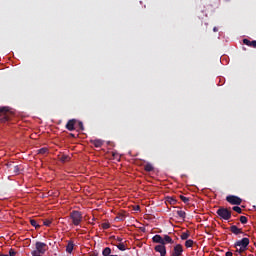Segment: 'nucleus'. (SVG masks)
I'll use <instances>...</instances> for the list:
<instances>
[{
	"instance_id": "4be33fe9",
	"label": "nucleus",
	"mask_w": 256,
	"mask_h": 256,
	"mask_svg": "<svg viewBox=\"0 0 256 256\" xmlns=\"http://www.w3.org/2000/svg\"><path fill=\"white\" fill-rule=\"evenodd\" d=\"M30 224L32 225V227H35V229H41V225L37 224V221L35 219H31Z\"/></svg>"
},
{
	"instance_id": "f257e3e1",
	"label": "nucleus",
	"mask_w": 256,
	"mask_h": 256,
	"mask_svg": "<svg viewBox=\"0 0 256 256\" xmlns=\"http://www.w3.org/2000/svg\"><path fill=\"white\" fill-rule=\"evenodd\" d=\"M250 240L249 238H242L234 243V248L236 249L235 255H241L247 251V247H249Z\"/></svg>"
},
{
	"instance_id": "473e14b6",
	"label": "nucleus",
	"mask_w": 256,
	"mask_h": 256,
	"mask_svg": "<svg viewBox=\"0 0 256 256\" xmlns=\"http://www.w3.org/2000/svg\"><path fill=\"white\" fill-rule=\"evenodd\" d=\"M15 255H17V252H15L14 249H10L9 250V256H15Z\"/></svg>"
},
{
	"instance_id": "7c9ffc66",
	"label": "nucleus",
	"mask_w": 256,
	"mask_h": 256,
	"mask_svg": "<svg viewBox=\"0 0 256 256\" xmlns=\"http://www.w3.org/2000/svg\"><path fill=\"white\" fill-rule=\"evenodd\" d=\"M51 220H44L43 224L45 225V227H51Z\"/></svg>"
},
{
	"instance_id": "58836bf2",
	"label": "nucleus",
	"mask_w": 256,
	"mask_h": 256,
	"mask_svg": "<svg viewBox=\"0 0 256 256\" xmlns=\"http://www.w3.org/2000/svg\"><path fill=\"white\" fill-rule=\"evenodd\" d=\"M112 155L114 158L117 157V153H115V152H113Z\"/></svg>"
},
{
	"instance_id": "1a4fd4ad",
	"label": "nucleus",
	"mask_w": 256,
	"mask_h": 256,
	"mask_svg": "<svg viewBox=\"0 0 256 256\" xmlns=\"http://www.w3.org/2000/svg\"><path fill=\"white\" fill-rule=\"evenodd\" d=\"M183 255V246L181 244H177L172 251L171 256H181Z\"/></svg>"
},
{
	"instance_id": "6e6552de",
	"label": "nucleus",
	"mask_w": 256,
	"mask_h": 256,
	"mask_svg": "<svg viewBox=\"0 0 256 256\" xmlns=\"http://www.w3.org/2000/svg\"><path fill=\"white\" fill-rule=\"evenodd\" d=\"M154 250L156 253H160V256H165L167 255V248L163 244H158L154 247Z\"/></svg>"
},
{
	"instance_id": "a878e982",
	"label": "nucleus",
	"mask_w": 256,
	"mask_h": 256,
	"mask_svg": "<svg viewBox=\"0 0 256 256\" xmlns=\"http://www.w3.org/2000/svg\"><path fill=\"white\" fill-rule=\"evenodd\" d=\"M247 221H249V219H247L246 216L240 217V223H242V225H247Z\"/></svg>"
},
{
	"instance_id": "f8f14e48",
	"label": "nucleus",
	"mask_w": 256,
	"mask_h": 256,
	"mask_svg": "<svg viewBox=\"0 0 256 256\" xmlns=\"http://www.w3.org/2000/svg\"><path fill=\"white\" fill-rule=\"evenodd\" d=\"M162 241H163L164 246L167 244L173 245V243H174L173 238H171L169 235H164L162 237Z\"/></svg>"
},
{
	"instance_id": "e433bc0d",
	"label": "nucleus",
	"mask_w": 256,
	"mask_h": 256,
	"mask_svg": "<svg viewBox=\"0 0 256 256\" xmlns=\"http://www.w3.org/2000/svg\"><path fill=\"white\" fill-rule=\"evenodd\" d=\"M225 256H233V252L228 251V252H226Z\"/></svg>"
},
{
	"instance_id": "412c9836",
	"label": "nucleus",
	"mask_w": 256,
	"mask_h": 256,
	"mask_svg": "<svg viewBox=\"0 0 256 256\" xmlns=\"http://www.w3.org/2000/svg\"><path fill=\"white\" fill-rule=\"evenodd\" d=\"M166 201H167V203H170V205H176L177 204V200L173 197H167Z\"/></svg>"
},
{
	"instance_id": "9b49d317",
	"label": "nucleus",
	"mask_w": 256,
	"mask_h": 256,
	"mask_svg": "<svg viewBox=\"0 0 256 256\" xmlns=\"http://www.w3.org/2000/svg\"><path fill=\"white\" fill-rule=\"evenodd\" d=\"M230 231H231V233H233L234 235H242V233H243V229H241V228H239V227H237V226H235V225H232V226L230 227Z\"/></svg>"
},
{
	"instance_id": "423d86ee",
	"label": "nucleus",
	"mask_w": 256,
	"mask_h": 256,
	"mask_svg": "<svg viewBox=\"0 0 256 256\" xmlns=\"http://www.w3.org/2000/svg\"><path fill=\"white\" fill-rule=\"evenodd\" d=\"M226 201L230 203V205H241V203H243V200L235 195H228Z\"/></svg>"
},
{
	"instance_id": "9d476101",
	"label": "nucleus",
	"mask_w": 256,
	"mask_h": 256,
	"mask_svg": "<svg viewBox=\"0 0 256 256\" xmlns=\"http://www.w3.org/2000/svg\"><path fill=\"white\" fill-rule=\"evenodd\" d=\"M75 123H77L76 119H70L66 124V129L68 131H75Z\"/></svg>"
},
{
	"instance_id": "bb28decb",
	"label": "nucleus",
	"mask_w": 256,
	"mask_h": 256,
	"mask_svg": "<svg viewBox=\"0 0 256 256\" xmlns=\"http://www.w3.org/2000/svg\"><path fill=\"white\" fill-rule=\"evenodd\" d=\"M193 240L189 239V240H186L185 242V247H187L189 249V247H193Z\"/></svg>"
},
{
	"instance_id": "c9c22d12",
	"label": "nucleus",
	"mask_w": 256,
	"mask_h": 256,
	"mask_svg": "<svg viewBox=\"0 0 256 256\" xmlns=\"http://www.w3.org/2000/svg\"><path fill=\"white\" fill-rule=\"evenodd\" d=\"M116 241H118L119 243H122V242H123V238L117 237V238H116Z\"/></svg>"
},
{
	"instance_id": "cd10ccee",
	"label": "nucleus",
	"mask_w": 256,
	"mask_h": 256,
	"mask_svg": "<svg viewBox=\"0 0 256 256\" xmlns=\"http://www.w3.org/2000/svg\"><path fill=\"white\" fill-rule=\"evenodd\" d=\"M232 209H233V211H235L236 213H239V214L243 213V210H242L241 207H239V206H234V207H232Z\"/></svg>"
},
{
	"instance_id": "20e7f679",
	"label": "nucleus",
	"mask_w": 256,
	"mask_h": 256,
	"mask_svg": "<svg viewBox=\"0 0 256 256\" xmlns=\"http://www.w3.org/2000/svg\"><path fill=\"white\" fill-rule=\"evenodd\" d=\"M70 219H72L73 225L78 227V225H81V221H83V214L77 210H73L70 213Z\"/></svg>"
},
{
	"instance_id": "ddd939ff",
	"label": "nucleus",
	"mask_w": 256,
	"mask_h": 256,
	"mask_svg": "<svg viewBox=\"0 0 256 256\" xmlns=\"http://www.w3.org/2000/svg\"><path fill=\"white\" fill-rule=\"evenodd\" d=\"M153 243H159V245H163V236L156 234L152 238Z\"/></svg>"
},
{
	"instance_id": "5701e85b",
	"label": "nucleus",
	"mask_w": 256,
	"mask_h": 256,
	"mask_svg": "<svg viewBox=\"0 0 256 256\" xmlns=\"http://www.w3.org/2000/svg\"><path fill=\"white\" fill-rule=\"evenodd\" d=\"M103 256H111V249L109 247H106L102 251Z\"/></svg>"
},
{
	"instance_id": "37998d69",
	"label": "nucleus",
	"mask_w": 256,
	"mask_h": 256,
	"mask_svg": "<svg viewBox=\"0 0 256 256\" xmlns=\"http://www.w3.org/2000/svg\"><path fill=\"white\" fill-rule=\"evenodd\" d=\"M71 135V137H75V134H70Z\"/></svg>"
},
{
	"instance_id": "0eeeda50",
	"label": "nucleus",
	"mask_w": 256,
	"mask_h": 256,
	"mask_svg": "<svg viewBox=\"0 0 256 256\" xmlns=\"http://www.w3.org/2000/svg\"><path fill=\"white\" fill-rule=\"evenodd\" d=\"M35 247L41 255L47 252V244L44 242H36Z\"/></svg>"
},
{
	"instance_id": "2eb2a0df",
	"label": "nucleus",
	"mask_w": 256,
	"mask_h": 256,
	"mask_svg": "<svg viewBox=\"0 0 256 256\" xmlns=\"http://www.w3.org/2000/svg\"><path fill=\"white\" fill-rule=\"evenodd\" d=\"M243 43L244 45H247L248 47H253L254 49H256V41H250L249 39H243Z\"/></svg>"
},
{
	"instance_id": "f704fd0d",
	"label": "nucleus",
	"mask_w": 256,
	"mask_h": 256,
	"mask_svg": "<svg viewBox=\"0 0 256 256\" xmlns=\"http://www.w3.org/2000/svg\"><path fill=\"white\" fill-rule=\"evenodd\" d=\"M78 126L81 131H84L85 127L83 126V122H78Z\"/></svg>"
},
{
	"instance_id": "72a5a7b5",
	"label": "nucleus",
	"mask_w": 256,
	"mask_h": 256,
	"mask_svg": "<svg viewBox=\"0 0 256 256\" xmlns=\"http://www.w3.org/2000/svg\"><path fill=\"white\" fill-rule=\"evenodd\" d=\"M109 227H111V226L109 225V223H103V224H102V229H109Z\"/></svg>"
},
{
	"instance_id": "aec40b11",
	"label": "nucleus",
	"mask_w": 256,
	"mask_h": 256,
	"mask_svg": "<svg viewBox=\"0 0 256 256\" xmlns=\"http://www.w3.org/2000/svg\"><path fill=\"white\" fill-rule=\"evenodd\" d=\"M37 153H38V155H45V154L49 153V149L44 147V148L37 150Z\"/></svg>"
},
{
	"instance_id": "f3484780",
	"label": "nucleus",
	"mask_w": 256,
	"mask_h": 256,
	"mask_svg": "<svg viewBox=\"0 0 256 256\" xmlns=\"http://www.w3.org/2000/svg\"><path fill=\"white\" fill-rule=\"evenodd\" d=\"M176 215H178V217L183 220H185V218L187 217V213H185V211L183 210H177Z\"/></svg>"
},
{
	"instance_id": "a19ab883",
	"label": "nucleus",
	"mask_w": 256,
	"mask_h": 256,
	"mask_svg": "<svg viewBox=\"0 0 256 256\" xmlns=\"http://www.w3.org/2000/svg\"><path fill=\"white\" fill-rule=\"evenodd\" d=\"M90 256H97V253H93V254H91Z\"/></svg>"
},
{
	"instance_id": "39448f33",
	"label": "nucleus",
	"mask_w": 256,
	"mask_h": 256,
	"mask_svg": "<svg viewBox=\"0 0 256 256\" xmlns=\"http://www.w3.org/2000/svg\"><path fill=\"white\" fill-rule=\"evenodd\" d=\"M216 213L218 217H220V219H223L224 221H229V219H231V210H229L228 208L220 207L216 211Z\"/></svg>"
},
{
	"instance_id": "b1692460",
	"label": "nucleus",
	"mask_w": 256,
	"mask_h": 256,
	"mask_svg": "<svg viewBox=\"0 0 256 256\" xmlns=\"http://www.w3.org/2000/svg\"><path fill=\"white\" fill-rule=\"evenodd\" d=\"M69 159H71L68 155H62L61 157H60V161L62 162V163H67V161H69Z\"/></svg>"
},
{
	"instance_id": "6ab92c4d",
	"label": "nucleus",
	"mask_w": 256,
	"mask_h": 256,
	"mask_svg": "<svg viewBox=\"0 0 256 256\" xmlns=\"http://www.w3.org/2000/svg\"><path fill=\"white\" fill-rule=\"evenodd\" d=\"M73 247H74L73 242H68V244L66 246V252L67 253H73Z\"/></svg>"
},
{
	"instance_id": "ea45409f",
	"label": "nucleus",
	"mask_w": 256,
	"mask_h": 256,
	"mask_svg": "<svg viewBox=\"0 0 256 256\" xmlns=\"http://www.w3.org/2000/svg\"><path fill=\"white\" fill-rule=\"evenodd\" d=\"M139 209H141V207H139V206H136V209H135V211H139Z\"/></svg>"
},
{
	"instance_id": "f03ea898",
	"label": "nucleus",
	"mask_w": 256,
	"mask_h": 256,
	"mask_svg": "<svg viewBox=\"0 0 256 256\" xmlns=\"http://www.w3.org/2000/svg\"><path fill=\"white\" fill-rule=\"evenodd\" d=\"M13 117H15V114L9 107L0 108V123H7V121H11Z\"/></svg>"
},
{
	"instance_id": "c756f323",
	"label": "nucleus",
	"mask_w": 256,
	"mask_h": 256,
	"mask_svg": "<svg viewBox=\"0 0 256 256\" xmlns=\"http://www.w3.org/2000/svg\"><path fill=\"white\" fill-rule=\"evenodd\" d=\"M116 219H118L119 221H125V214H119Z\"/></svg>"
},
{
	"instance_id": "4c0bfd02",
	"label": "nucleus",
	"mask_w": 256,
	"mask_h": 256,
	"mask_svg": "<svg viewBox=\"0 0 256 256\" xmlns=\"http://www.w3.org/2000/svg\"><path fill=\"white\" fill-rule=\"evenodd\" d=\"M213 31H214V33H217V31H219V29L217 27H214Z\"/></svg>"
},
{
	"instance_id": "4468645a",
	"label": "nucleus",
	"mask_w": 256,
	"mask_h": 256,
	"mask_svg": "<svg viewBox=\"0 0 256 256\" xmlns=\"http://www.w3.org/2000/svg\"><path fill=\"white\" fill-rule=\"evenodd\" d=\"M90 143L96 148L103 147V140L101 139L90 140Z\"/></svg>"
},
{
	"instance_id": "2f4dec72",
	"label": "nucleus",
	"mask_w": 256,
	"mask_h": 256,
	"mask_svg": "<svg viewBox=\"0 0 256 256\" xmlns=\"http://www.w3.org/2000/svg\"><path fill=\"white\" fill-rule=\"evenodd\" d=\"M42 254L36 249L32 251V256H41Z\"/></svg>"
},
{
	"instance_id": "393cba45",
	"label": "nucleus",
	"mask_w": 256,
	"mask_h": 256,
	"mask_svg": "<svg viewBox=\"0 0 256 256\" xmlns=\"http://www.w3.org/2000/svg\"><path fill=\"white\" fill-rule=\"evenodd\" d=\"M117 249H119V251H126V247L124 243H119L118 245H116Z\"/></svg>"
},
{
	"instance_id": "dca6fc26",
	"label": "nucleus",
	"mask_w": 256,
	"mask_h": 256,
	"mask_svg": "<svg viewBox=\"0 0 256 256\" xmlns=\"http://www.w3.org/2000/svg\"><path fill=\"white\" fill-rule=\"evenodd\" d=\"M154 169L155 168L151 163H147L146 165H144V171H146L147 173H151V171H153Z\"/></svg>"
},
{
	"instance_id": "a211bd4d",
	"label": "nucleus",
	"mask_w": 256,
	"mask_h": 256,
	"mask_svg": "<svg viewBox=\"0 0 256 256\" xmlns=\"http://www.w3.org/2000/svg\"><path fill=\"white\" fill-rule=\"evenodd\" d=\"M190 236H191V233H189V231H186V232H183L180 237L182 241H187V239H189Z\"/></svg>"
},
{
	"instance_id": "c85d7f7f",
	"label": "nucleus",
	"mask_w": 256,
	"mask_h": 256,
	"mask_svg": "<svg viewBox=\"0 0 256 256\" xmlns=\"http://www.w3.org/2000/svg\"><path fill=\"white\" fill-rule=\"evenodd\" d=\"M180 199H181V201H183V203H189V198H187L183 195H180Z\"/></svg>"
},
{
	"instance_id": "79ce46f5",
	"label": "nucleus",
	"mask_w": 256,
	"mask_h": 256,
	"mask_svg": "<svg viewBox=\"0 0 256 256\" xmlns=\"http://www.w3.org/2000/svg\"><path fill=\"white\" fill-rule=\"evenodd\" d=\"M0 256H9V255H7V254H0Z\"/></svg>"
},
{
	"instance_id": "7ed1b4c3",
	"label": "nucleus",
	"mask_w": 256,
	"mask_h": 256,
	"mask_svg": "<svg viewBox=\"0 0 256 256\" xmlns=\"http://www.w3.org/2000/svg\"><path fill=\"white\" fill-rule=\"evenodd\" d=\"M5 167L9 175H19V173H21V165H17L15 162H7Z\"/></svg>"
}]
</instances>
